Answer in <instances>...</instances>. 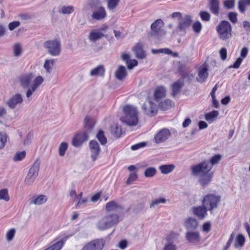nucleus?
<instances>
[{"mask_svg": "<svg viewBox=\"0 0 250 250\" xmlns=\"http://www.w3.org/2000/svg\"><path fill=\"white\" fill-rule=\"evenodd\" d=\"M19 81L23 87H28L26 96L29 98L43 83L44 78L41 76L35 77L34 73L29 72L20 76Z\"/></svg>", "mask_w": 250, "mask_h": 250, "instance_id": "f257e3e1", "label": "nucleus"}, {"mask_svg": "<svg viewBox=\"0 0 250 250\" xmlns=\"http://www.w3.org/2000/svg\"><path fill=\"white\" fill-rule=\"evenodd\" d=\"M123 115L121 117V122L129 126H136L139 122L138 108L132 104H126L123 107Z\"/></svg>", "mask_w": 250, "mask_h": 250, "instance_id": "f03ea898", "label": "nucleus"}, {"mask_svg": "<svg viewBox=\"0 0 250 250\" xmlns=\"http://www.w3.org/2000/svg\"><path fill=\"white\" fill-rule=\"evenodd\" d=\"M119 222V215L117 214H108L100 218L96 223V228L100 230L107 229Z\"/></svg>", "mask_w": 250, "mask_h": 250, "instance_id": "7ed1b4c3", "label": "nucleus"}, {"mask_svg": "<svg viewBox=\"0 0 250 250\" xmlns=\"http://www.w3.org/2000/svg\"><path fill=\"white\" fill-rule=\"evenodd\" d=\"M221 198L218 195L209 193L203 196L201 200L202 205L204 206L211 213L213 210L218 207Z\"/></svg>", "mask_w": 250, "mask_h": 250, "instance_id": "20e7f679", "label": "nucleus"}, {"mask_svg": "<svg viewBox=\"0 0 250 250\" xmlns=\"http://www.w3.org/2000/svg\"><path fill=\"white\" fill-rule=\"evenodd\" d=\"M219 38L222 41H226L232 36V27L229 22L223 21L216 27Z\"/></svg>", "mask_w": 250, "mask_h": 250, "instance_id": "39448f33", "label": "nucleus"}, {"mask_svg": "<svg viewBox=\"0 0 250 250\" xmlns=\"http://www.w3.org/2000/svg\"><path fill=\"white\" fill-rule=\"evenodd\" d=\"M210 165L208 164L206 161H203L201 163L193 165L191 167L190 169L191 174L195 177H199L201 175L206 174L210 172Z\"/></svg>", "mask_w": 250, "mask_h": 250, "instance_id": "423d86ee", "label": "nucleus"}, {"mask_svg": "<svg viewBox=\"0 0 250 250\" xmlns=\"http://www.w3.org/2000/svg\"><path fill=\"white\" fill-rule=\"evenodd\" d=\"M43 46L51 55L57 56L60 54L61 46L59 41L55 40L46 41L44 43Z\"/></svg>", "mask_w": 250, "mask_h": 250, "instance_id": "0eeeda50", "label": "nucleus"}, {"mask_svg": "<svg viewBox=\"0 0 250 250\" xmlns=\"http://www.w3.org/2000/svg\"><path fill=\"white\" fill-rule=\"evenodd\" d=\"M179 237L177 233L171 232L165 238L163 250H177V243Z\"/></svg>", "mask_w": 250, "mask_h": 250, "instance_id": "6e6552de", "label": "nucleus"}, {"mask_svg": "<svg viewBox=\"0 0 250 250\" xmlns=\"http://www.w3.org/2000/svg\"><path fill=\"white\" fill-rule=\"evenodd\" d=\"M105 243L104 239H96L85 244L81 250H102Z\"/></svg>", "mask_w": 250, "mask_h": 250, "instance_id": "1a4fd4ad", "label": "nucleus"}, {"mask_svg": "<svg viewBox=\"0 0 250 250\" xmlns=\"http://www.w3.org/2000/svg\"><path fill=\"white\" fill-rule=\"evenodd\" d=\"M40 169V164L35 163L29 170V172L25 179V183L26 185H31L35 181L38 175Z\"/></svg>", "mask_w": 250, "mask_h": 250, "instance_id": "9d476101", "label": "nucleus"}, {"mask_svg": "<svg viewBox=\"0 0 250 250\" xmlns=\"http://www.w3.org/2000/svg\"><path fill=\"white\" fill-rule=\"evenodd\" d=\"M185 237L188 242L193 245H197L200 244L201 236L198 231H187L185 234Z\"/></svg>", "mask_w": 250, "mask_h": 250, "instance_id": "9b49d317", "label": "nucleus"}, {"mask_svg": "<svg viewBox=\"0 0 250 250\" xmlns=\"http://www.w3.org/2000/svg\"><path fill=\"white\" fill-rule=\"evenodd\" d=\"M70 196L72 201L76 202V207L78 208L83 207L87 202L86 198H83V192L77 195L75 190H72L70 192Z\"/></svg>", "mask_w": 250, "mask_h": 250, "instance_id": "f8f14e48", "label": "nucleus"}, {"mask_svg": "<svg viewBox=\"0 0 250 250\" xmlns=\"http://www.w3.org/2000/svg\"><path fill=\"white\" fill-rule=\"evenodd\" d=\"M171 136V133L167 128H164L159 130L154 138L156 144H160L166 142Z\"/></svg>", "mask_w": 250, "mask_h": 250, "instance_id": "ddd939ff", "label": "nucleus"}, {"mask_svg": "<svg viewBox=\"0 0 250 250\" xmlns=\"http://www.w3.org/2000/svg\"><path fill=\"white\" fill-rule=\"evenodd\" d=\"M23 101L21 94L17 93L13 95L6 102V105L11 109H14L17 106L21 105Z\"/></svg>", "mask_w": 250, "mask_h": 250, "instance_id": "4468645a", "label": "nucleus"}, {"mask_svg": "<svg viewBox=\"0 0 250 250\" xmlns=\"http://www.w3.org/2000/svg\"><path fill=\"white\" fill-rule=\"evenodd\" d=\"M89 147L91 158L93 161H95L98 159L101 152L100 145L96 141L92 140L89 143Z\"/></svg>", "mask_w": 250, "mask_h": 250, "instance_id": "2eb2a0df", "label": "nucleus"}, {"mask_svg": "<svg viewBox=\"0 0 250 250\" xmlns=\"http://www.w3.org/2000/svg\"><path fill=\"white\" fill-rule=\"evenodd\" d=\"M142 109L148 115L152 116L157 111V105L151 100L148 99L144 104Z\"/></svg>", "mask_w": 250, "mask_h": 250, "instance_id": "dca6fc26", "label": "nucleus"}, {"mask_svg": "<svg viewBox=\"0 0 250 250\" xmlns=\"http://www.w3.org/2000/svg\"><path fill=\"white\" fill-rule=\"evenodd\" d=\"M88 138V132L86 131L78 133L72 141V145L76 147L80 146Z\"/></svg>", "mask_w": 250, "mask_h": 250, "instance_id": "f3484780", "label": "nucleus"}, {"mask_svg": "<svg viewBox=\"0 0 250 250\" xmlns=\"http://www.w3.org/2000/svg\"><path fill=\"white\" fill-rule=\"evenodd\" d=\"M106 210L108 212L115 211L118 214L123 212L124 208L115 201L108 202L105 207Z\"/></svg>", "mask_w": 250, "mask_h": 250, "instance_id": "a211bd4d", "label": "nucleus"}, {"mask_svg": "<svg viewBox=\"0 0 250 250\" xmlns=\"http://www.w3.org/2000/svg\"><path fill=\"white\" fill-rule=\"evenodd\" d=\"M183 225L187 231L196 229L198 227L197 220L193 217H188L184 219Z\"/></svg>", "mask_w": 250, "mask_h": 250, "instance_id": "6ab92c4d", "label": "nucleus"}, {"mask_svg": "<svg viewBox=\"0 0 250 250\" xmlns=\"http://www.w3.org/2000/svg\"><path fill=\"white\" fill-rule=\"evenodd\" d=\"M106 17L105 8L103 6L97 7L93 12L91 17L93 19L100 21Z\"/></svg>", "mask_w": 250, "mask_h": 250, "instance_id": "aec40b11", "label": "nucleus"}, {"mask_svg": "<svg viewBox=\"0 0 250 250\" xmlns=\"http://www.w3.org/2000/svg\"><path fill=\"white\" fill-rule=\"evenodd\" d=\"M208 210L203 205L202 206L194 207L192 208L193 214L201 219H203L207 216Z\"/></svg>", "mask_w": 250, "mask_h": 250, "instance_id": "412c9836", "label": "nucleus"}, {"mask_svg": "<svg viewBox=\"0 0 250 250\" xmlns=\"http://www.w3.org/2000/svg\"><path fill=\"white\" fill-rule=\"evenodd\" d=\"M183 79H180L174 82L171 85V95L174 97L177 95L181 91L184 85Z\"/></svg>", "mask_w": 250, "mask_h": 250, "instance_id": "4be33fe9", "label": "nucleus"}, {"mask_svg": "<svg viewBox=\"0 0 250 250\" xmlns=\"http://www.w3.org/2000/svg\"><path fill=\"white\" fill-rule=\"evenodd\" d=\"M213 176V172H210L204 175H201L199 177V182L200 184L204 187L207 186L211 181Z\"/></svg>", "mask_w": 250, "mask_h": 250, "instance_id": "5701e85b", "label": "nucleus"}, {"mask_svg": "<svg viewBox=\"0 0 250 250\" xmlns=\"http://www.w3.org/2000/svg\"><path fill=\"white\" fill-rule=\"evenodd\" d=\"M164 26V22L161 19L156 20L151 25V29L153 32V35L156 36L163 32L161 29Z\"/></svg>", "mask_w": 250, "mask_h": 250, "instance_id": "b1692460", "label": "nucleus"}, {"mask_svg": "<svg viewBox=\"0 0 250 250\" xmlns=\"http://www.w3.org/2000/svg\"><path fill=\"white\" fill-rule=\"evenodd\" d=\"M47 199V197L44 195H34L30 199V203L36 205H41L46 203Z\"/></svg>", "mask_w": 250, "mask_h": 250, "instance_id": "393cba45", "label": "nucleus"}, {"mask_svg": "<svg viewBox=\"0 0 250 250\" xmlns=\"http://www.w3.org/2000/svg\"><path fill=\"white\" fill-rule=\"evenodd\" d=\"M192 18L189 15H185L179 21L178 27L181 30H185L191 24Z\"/></svg>", "mask_w": 250, "mask_h": 250, "instance_id": "a878e982", "label": "nucleus"}, {"mask_svg": "<svg viewBox=\"0 0 250 250\" xmlns=\"http://www.w3.org/2000/svg\"><path fill=\"white\" fill-rule=\"evenodd\" d=\"M105 69L103 65H100L91 70L89 75L92 76H103L104 75Z\"/></svg>", "mask_w": 250, "mask_h": 250, "instance_id": "bb28decb", "label": "nucleus"}, {"mask_svg": "<svg viewBox=\"0 0 250 250\" xmlns=\"http://www.w3.org/2000/svg\"><path fill=\"white\" fill-rule=\"evenodd\" d=\"M208 76V69L205 66L200 67L199 69L198 75L197 80L199 82L203 83L206 80Z\"/></svg>", "mask_w": 250, "mask_h": 250, "instance_id": "cd10ccee", "label": "nucleus"}, {"mask_svg": "<svg viewBox=\"0 0 250 250\" xmlns=\"http://www.w3.org/2000/svg\"><path fill=\"white\" fill-rule=\"evenodd\" d=\"M166 90L164 86H159L156 88L154 94L155 99L159 101L165 97Z\"/></svg>", "mask_w": 250, "mask_h": 250, "instance_id": "c85d7f7f", "label": "nucleus"}, {"mask_svg": "<svg viewBox=\"0 0 250 250\" xmlns=\"http://www.w3.org/2000/svg\"><path fill=\"white\" fill-rule=\"evenodd\" d=\"M135 53L136 57L138 59H143L146 57V53L143 50L141 44H137L133 48Z\"/></svg>", "mask_w": 250, "mask_h": 250, "instance_id": "c756f323", "label": "nucleus"}, {"mask_svg": "<svg viewBox=\"0 0 250 250\" xmlns=\"http://www.w3.org/2000/svg\"><path fill=\"white\" fill-rule=\"evenodd\" d=\"M68 237H65L56 242H54L49 248L45 250H61L64 242L67 240Z\"/></svg>", "mask_w": 250, "mask_h": 250, "instance_id": "7c9ffc66", "label": "nucleus"}, {"mask_svg": "<svg viewBox=\"0 0 250 250\" xmlns=\"http://www.w3.org/2000/svg\"><path fill=\"white\" fill-rule=\"evenodd\" d=\"M245 242V236L242 234H239L234 240V247L235 249H240L244 246Z\"/></svg>", "mask_w": 250, "mask_h": 250, "instance_id": "2f4dec72", "label": "nucleus"}, {"mask_svg": "<svg viewBox=\"0 0 250 250\" xmlns=\"http://www.w3.org/2000/svg\"><path fill=\"white\" fill-rule=\"evenodd\" d=\"M127 75L126 68L124 66H120L115 72L116 78L119 80H123Z\"/></svg>", "mask_w": 250, "mask_h": 250, "instance_id": "473e14b6", "label": "nucleus"}, {"mask_svg": "<svg viewBox=\"0 0 250 250\" xmlns=\"http://www.w3.org/2000/svg\"><path fill=\"white\" fill-rule=\"evenodd\" d=\"M209 9L210 11L215 15L219 13V1L218 0H209Z\"/></svg>", "mask_w": 250, "mask_h": 250, "instance_id": "72a5a7b5", "label": "nucleus"}, {"mask_svg": "<svg viewBox=\"0 0 250 250\" xmlns=\"http://www.w3.org/2000/svg\"><path fill=\"white\" fill-rule=\"evenodd\" d=\"M55 62L54 59H48L45 61L43 67L47 73L50 74L52 72Z\"/></svg>", "mask_w": 250, "mask_h": 250, "instance_id": "f704fd0d", "label": "nucleus"}, {"mask_svg": "<svg viewBox=\"0 0 250 250\" xmlns=\"http://www.w3.org/2000/svg\"><path fill=\"white\" fill-rule=\"evenodd\" d=\"M159 168L162 174H167L174 169L175 166L173 164L164 165L160 166Z\"/></svg>", "mask_w": 250, "mask_h": 250, "instance_id": "c9c22d12", "label": "nucleus"}, {"mask_svg": "<svg viewBox=\"0 0 250 250\" xmlns=\"http://www.w3.org/2000/svg\"><path fill=\"white\" fill-rule=\"evenodd\" d=\"M85 131L88 133L90 132L95 125L94 121L91 119L89 117H86L84 121Z\"/></svg>", "mask_w": 250, "mask_h": 250, "instance_id": "e433bc0d", "label": "nucleus"}, {"mask_svg": "<svg viewBox=\"0 0 250 250\" xmlns=\"http://www.w3.org/2000/svg\"><path fill=\"white\" fill-rule=\"evenodd\" d=\"M104 34L100 31L95 30L90 32L89 35V39L92 42L96 41L101 39Z\"/></svg>", "mask_w": 250, "mask_h": 250, "instance_id": "4c0bfd02", "label": "nucleus"}, {"mask_svg": "<svg viewBox=\"0 0 250 250\" xmlns=\"http://www.w3.org/2000/svg\"><path fill=\"white\" fill-rule=\"evenodd\" d=\"M9 140L8 135L4 132H0V150L3 149Z\"/></svg>", "mask_w": 250, "mask_h": 250, "instance_id": "58836bf2", "label": "nucleus"}, {"mask_svg": "<svg viewBox=\"0 0 250 250\" xmlns=\"http://www.w3.org/2000/svg\"><path fill=\"white\" fill-rule=\"evenodd\" d=\"M111 131L112 133L117 137H121L123 134V131L121 126H119L117 124H115L111 126Z\"/></svg>", "mask_w": 250, "mask_h": 250, "instance_id": "ea45409f", "label": "nucleus"}, {"mask_svg": "<svg viewBox=\"0 0 250 250\" xmlns=\"http://www.w3.org/2000/svg\"><path fill=\"white\" fill-rule=\"evenodd\" d=\"M13 53L15 57L20 56L22 52V45L20 43H16L13 46Z\"/></svg>", "mask_w": 250, "mask_h": 250, "instance_id": "a19ab883", "label": "nucleus"}, {"mask_svg": "<svg viewBox=\"0 0 250 250\" xmlns=\"http://www.w3.org/2000/svg\"><path fill=\"white\" fill-rule=\"evenodd\" d=\"M219 115V113L216 110H214L207 113L205 115V119L208 122H212L217 118Z\"/></svg>", "mask_w": 250, "mask_h": 250, "instance_id": "79ce46f5", "label": "nucleus"}, {"mask_svg": "<svg viewBox=\"0 0 250 250\" xmlns=\"http://www.w3.org/2000/svg\"><path fill=\"white\" fill-rule=\"evenodd\" d=\"M221 155L220 154H216L210 158L209 161H206L208 164L210 165V168L212 169L213 166L217 164L221 160Z\"/></svg>", "mask_w": 250, "mask_h": 250, "instance_id": "37998d69", "label": "nucleus"}, {"mask_svg": "<svg viewBox=\"0 0 250 250\" xmlns=\"http://www.w3.org/2000/svg\"><path fill=\"white\" fill-rule=\"evenodd\" d=\"M250 5V0H240L238 2V9L241 13H244L246 6Z\"/></svg>", "mask_w": 250, "mask_h": 250, "instance_id": "c03bdc74", "label": "nucleus"}, {"mask_svg": "<svg viewBox=\"0 0 250 250\" xmlns=\"http://www.w3.org/2000/svg\"><path fill=\"white\" fill-rule=\"evenodd\" d=\"M107 7L109 10L113 11L118 6L120 0H106Z\"/></svg>", "mask_w": 250, "mask_h": 250, "instance_id": "a18cd8bd", "label": "nucleus"}, {"mask_svg": "<svg viewBox=\"0 0 250 250\" xmlns=\"http://www.w3.org/2000/svg\"><path fill=\"white\" fill-rule=\"evenodd\" d=\"M167 202V199L164 197H160L152 201L150 205V208H155L160 204H165Z\"/></svg>", "mask_w": 250, "mask_h": 250, "instance_id": "49530a36", "label": "nucleus"}, {"mask_svg": "<svg viewBox=\"0 0 250 250\" xmlns=\"http://www.w3.org/2000/svg\"><path fill=\"white\" fill-rule=\"evenodd\" d=\"M74 11V7L73 6H63L61 7L59 12L61 14H70Z\"/></svg>", "mask_w": 250, "mask_h": 250, "instance_id": "de8ad7c7", "label": "nucleus"}, {"mask_svg": "<svg viewBox=\"0 0 250 250\" xmlns=\"http://www.w3.org/2000/svg\"><path fill=\"white\" fill-rule=\"evenodd\" d=\"M173 105V103L171 100L166 99L163 102H161L160 104V107L162 110H166L172 107Z\"/></svg>", "mask_w": 250, "mask_h": 250, "instance_id": "09e8293b", "label": "nucleus"}, {"mask_svg": "<svg viewBox=\"0 0 250 250\" xmlns=\"http://www.w3.org/2000/svg\"><path fill=\"white\" fill-rule=\"evenodd\" d=\"M156 172L157 170L155 167H149L145 170L144 175L146 177L150 178L153 177Z\"/></svg>", "mask_w": 250, "mask_h": 250, "instance_id": "8fccbe9b", "label": "nucleus"}, {"mask_svg": "<svg viewBox=\"0 0 250 250\" xmlns=\"http://www.w3.org/2000/svg\"><path fill=\"white\" fill-rule=\"evenodd\" d=\"M26 156V152L23 150L21 152H17L13 158L15 162L21 161L24 159Z\"/></svg>", "mask_w": 250, "mask_h": 250, "instance_id": "3c124183", "label": "nucleus"}, {"mask_svg": "<svg viewBox=\"0 0 250 250\" xmlns=\"http://www.w3.org/2000/svg\"><path fill=\"white\" fill-rule=\"evenodd\" d=\"M68 149V144L66 142H62L59 147V154L60 156H63L66 151Z\"/></svg>", "mask_w": 250, "mask_h": 250, "instance_id": "603ef678", "label": "nucleus"}, {"mask_svg": "<svg viewBox=\"0 0 250 250\" xmlns=\"http://www.w3.org/2000/svg\"><path fill=\"white\" fill-rule=\"evenodd\" d=\"M96 137L102 145H105L107 143V139L102 130H99Z\"/></svg>", "mask_w": 250, "mask_h": 250, "instance_id": "864d4df0", "label": "nucleus"}, {"mask_svg": "<svg viewBox=\"0 0 250 250\" xmlns=\"http://www.w3.org/2000/svg\"><path fill=\"white\" fill-rule=\"evenodd\" d=\"M9 199L8 190L7 189L4 188L0 190V200L8 201Z\"/></svg>", "mask_w": 250, "mask_h": 250, "instance_id": "5fc2aeb1", "label": "nucleus"}, {"mask_svg": "<svg viewBox=\"0 0 250 250\" xmlns=\"http://www.w3.org/2000/svg\"><path fill=\"white\" fill-rule=\"evenodd\" d=\"M202 25L199 21L195 22L192 25V29L194 32L197 34H199L202 30Z\"/></svg>", "mask_w": 250, "mask_h": 250, "instance_id": "6e6d98bb", "label": "nucleus"}, {"mask_svg": "<svg viewBox=\"0 0 250 250\" xmlns=\"http://www.w3.org/2000/svg\"><path fill=\"white\" fill-rule=\"evenodd\" d=\"M224 6L227 9H232L235 5L234 0H225L223 2Z\"/></svg>", "mask_w": 250, "mask_h": 250, "instance_id": "4d7b16f0", "label": "nucleus"}, {"mask_svg": "<svg viewBox=\"0 0 250 250\" xmlns=\"http://www.w3.org/2000/svg\"><path fill=\"white\" fill-rule=\"evenodd\" d=\"M200 16L201 19L205 21H208L210 20V16L209 13L206 11H201Z\"/></svg>", "mask_w": 250, "mask_h": 250, "instance_id": "13d9d810", "label": "nucleus"}, {"mask_svg": "<svg viewBox=\"0 0 250 250\" xmlns=\"http://www.w3.org/2000/svg\"><path fill=\"white\" fill-rule=\"evenodd\" d=\"M235 236V233L234 232H232L231 233V234L230 235L229 238L226 246L224 248V250H228V249L229 248V247L231 245Z\"/></svg>", "mask_w": 250, "mask_h": 250, "instance_id": "bf43d9fd", "label": "nucleus"}, {"mask_svg": "<svg viewBox=\"0 0 250 250\" xmlns=\"http://www.w3.org/2000/svg\"><path fill=\"white\" fill-rule=\"evenodd\" d=\"M126 64L127 65V68L129 69H131L138 65V62L134 59H130L129 61H127Z\"/></svg>", "mask_w": 250, "mask_h": 250, "instance_id": "052dcab7", "label": "nucleus"}, {"mask_svg": "<svg viewBox=\"0 0 250 250\" xmlns=\"http://www.w3.org/2000/svg\"><path fill=\"white\" fill-rule=\"evenodd\" d=\"M20 24L21 22L19 21H14L10 22L8 26L9 30L13 31L16 28L18 27Z\"/></svg>", "mask_w": 250, "mask_h": 250, "instance_id": "680f3d73", "label": "nucleus"}, {"mask_svg": "<svg viewBox=\"0 0 250 250\" xmlns=\"http://www.w3.org/2000/svg\"><path fill=\"white\" fill-rule=\"evenodd\" d=\"M146 146V143L145 142H141L134 145H132L131 146V149L132 150H136L140 148L144 147Z\"/></svg>", "mask_w": 250, "mask_h": 250, "instance_id": "e2e57ef3", "label": "nucleus"}, {"mask_svg": "<svg viewBox=\"0 0 250 250\" xmlns=\"http://www.w3.org/2000/svg\"><path fill=\"white\" fill-rule=\"evenodd\" d=\"M137 178V175L136 172H132L130 174L128 178L126 181L127 184H130L132 182L134 181Z\"/></svg>", "mask_w": 250, "mask_h": 250, "instance_id": "0e129e2a", "label": "nucleus"}, {"mask_svg": "<svg viewBox=\"0 0 250 250\" xmlns=\"http://www.w3.org/2000/svg\"><path fill=\"white\" fill-rule=\"evenodd\" d=\"M237 14L235 12H230L228 17L229 20L233 23H235L237 21Z\"/></svg>", "mask_w": 250, "mask_h": 250, "instance_id": "69168bd1", "label": "nucleus"}, {"mask_svg": "<svg viewBox=\"0 0 250 250\" xmlns=\"http://www.w3.org/2000/svg\"><path fill=\"white\" fill-rule=\"evenodd\" d=\"M202 231L204 232L208 233L211 229V224L209 222H207L203 224L202 226Z\"/></svg>", "mask_w": 250, "mask_h": 250, "instance_id": "338daca9", "label": "nucleus"}, {"mask_svg": "<svg viewBox=\"0 0 250 250\" xmlns=\"http://www.w3.org/2000/svg\"><path fill=\"white\" fill-rule=\"evenodd\" d=\"M15 234V230L14 229H11L8 230L6 233V239L8 241H10L12 240Z\"/></svg>", "mask_w": 250, "mask_h": 250, "instance_id": "774afa93", "label": "nucleus"}]
</instances>
